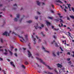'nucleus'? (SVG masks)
I'll use <instances>...</instances> for the list:
<instances>
[{
    "mask_svg": "<svg viewBox=\"0 0 74 74\" xmlns=\"http://www.w3.org/2000/svg\"><path fill=\"white\" fill-rule=\"evenodd\" d=\"M49 73V74H53V73Z\"/></svg>",
    "mask_w": 74,
    "mask_h": 74,
    "instance_id": "nucleus-62",
    "label": "nucleus"
},
{
    "mask_svg": "<svg viewBox=\"0 0 74 74\" xmlns=\"http://www.w3.org/2000/svg\"><path fill=\"white\" fill-rule=\"evenodd\" d=\"M10 63L12 66L13 67H15V65H14V62H10Z\"/></svg>",
    "mask_w": 74,
    "mask_h": 74,
    "instance_id": "nucleus-7",
    "label": "nucleus"
},
{
    "mask_svg": "<svg viewBox=\"0 0 74 74\" xmlns=\"http://www.w3.org/2000/svg\"><path fill=\"white\" fill-rule=\"evenodd\" d=\"M12 34H15V35H16V34H15L14 32H12Z\"/></svg>",
    "mask_w": 74,
    "mask_h": 74,
    "instance_id": "nucleus-51",
    "label": "nucleus"
},
{
    "mask_svg": "<svg viewBox=\"0 0 74 74\" xmlns=\"http://www.w3.org/2000/svg\"><path fill=\"white\" fill-rule=\"evenodd\" d=\"M72 10L74 12V8L73 7H72Z\"/></svg>",
    "mask_w": 74,
    "mask_h": 74,
    "instance_id": "nucleus-31",
    "label": "nucleus"
},
{
    "mask_svg": "<svg viewBox=\"0 0 74 74\" xmlns=\"http://www.w3.org/2000/svg\"><path fill=\"white\" fill-rule=\"evenodd\" d=\"M38 73H41V70H40L38 71Z\"/></svg>",
    "mask_w": 74,
    "mask_h": 74,
    "instance_id": "nucleus-42",
    "label": "nucleus"
},
{
    "mask_svg": "<svg viewBox=\"0 0 74 74\" xmlns=\"http://www.w3.org/2000/svg\"><path fill=\"white\" fill-rule=\"evenodd\" d=\"M54 30H58L59 28H58L57 29H56V28H54Z\"/></svg>",
    "mask_w": 74,
    "mask_h": 74,
    "instance_id": "nucleus-33",
    "label": "nucleus"
},
{
    "mask_svg": "<svg viewBox=\"0 0 74 74\" xmlns=\"http://www.w3.org/2000/svg\"><path fill=\"white\" fill-rule=\"evenodd\" d=\"M51 27H52V29H53V27H54L53 26H51Z\"/></svg>",
    "mask_w": 74,
    "mask_h": 74,
    "instance_id": "nucleus-61",
    "label": "nucleus"
},
{
    "mask_svg": "<svg viewBox=\"0 0 74 74\" xmlns=\"http://www.w3.org/2000/svg\"><path fill=\"white\" fill-rule=\"evenodd\" d=\"M28 47L29 49H31V47H30V46H29V45H28Z\"/></svg>",
    "mask_w": 74,
    "mask_h": 74,
    "instance_id": "nucleus-43",
    "label": "nucleus"
},
{
    "mask_svg": "<svg viewBox=\"0 0 74 74\" xmlns=\"http://www.w3.org/2000/svg\"><path fill=\"white\" fill-rule=\"evenodd\" d=\"M0 41L1 42H3V40L2 39H0Z\"/></svg>",
    "mask_w": 74,
    "mask_h": 74,
    "instance_id": "nucleus-29",
    "label": "nucleus"
},
{
    "mask_svg": "<svg viewBox=\"0 0 74 74\" xmlns=\"http://www.w3.org/2000/svg\"><path fill=\"white\" fill-rule=\"evenodd\" d=\"M48 18H49V19H53V17H48Z\"/></svg>",
    "mask_w": 74,
    "mask_h": 74,
    "instance_id": "nucleus-19",
    "label": "nucleus"
},
{
    "mask_svg": "<svg viewBox=\"0 0 74 74\" xmlns=\"http://www.w3.org/2000/svg\"><path fill=\"white\" fill-rule=\"evenodd\" d=\"M17 35L19 37H20V41H21V42L25 41V42H26V41H27V36H25V38H23L22 36H20L19 35Z\"/></svg>",
    "mask_w": 74,
    "mask_h": 74,
    "instance_id": "nucleus-1",
    "label": "nucleus"
},
{
    "mask_svg": "<svg viewBox=\"0 0 74 74\" xmlns=\"http://www.w3.org/2000/svg\"><path fill=\"white\" fill-rule=\"evenodd\" d=\"M57 66H58V67H60V68H61L62 67V65L60 64H57Z\"/></svg>",
    "mask_w": 74,
    "mask_h": 74,
    "instance_id": "nucleus-10",
    "label": "nucleus"
},
{
    "mask_svg": "<svg viewBox=\"0 0 74 74\" xmlns=\"http://www.w3.org/2000/svg\"><path fill=\"white\" fill-rule=\"evenodd\" d=\"M32 38L34 44H36V38L33 37V35H32Z\"/></svg>",
    "mask_w": 74,
    "mask_h": 74,
    "instance_id": "nucleus-4",
    "label": "nucleus"
},
{
    "mask_svg": "<svg viewBox=\"0 0 74 74\" xmlns=\"http://www.w3.org/2000/svg\"><path fill=\"white\" fill-rule=\"evenodd\" d=\"M14 21H18V20L17 19V18H15L14 19Z\"/></svg>",
    "mask_w": 74,
    "mask_h": 74,
    "instance_id": "nucleus-30",
    "label": "nucleus"
},
{
    "mask_svg": "<svg viewBox=\"0 0 74 74\" xmlns=\"http://www.w3.org/2000/svg\"><path fill=\"white\" fill-rule=\"evenodd\" d=\"M56 2H57V3L58 2L59 3H60V4H62V2L60 0H57L56 1Z\"/></svg>",
    "mask_w": 74,
    "mask_h": 74,
    "instance_id": "nucleus-11",
    "label": "nucleus"
},
{
    "mask_svg": "<svg viewBox=\"0 0 74 74\" xmlns=\"http://www.w3.org/2000/svg\"><path fill=\"white\" fill-rule=\"evenodd\" d=\"M53 37L54 38H56V36H53Z\"/></svg>",
    "mask_w": 74,
    "mask_h": 74,
    "instance_id": "nucleus-44",
    "label": "nucleus"
},
{
    "mask_svg": "<svg viewBox=\"0 0 74 74\" xmlns=\"http://www.w3.org/2000/svg\"><path fill=\"white\" fill-rule=\"evenodd\" d=\"M14 6H16V7H17V5H16V4L15 3L14 5Z\"/></svg>",
    "mask_w": 74,
    "mask_h": 74,
    "instance_id": "nucleus-32",
    "label": "nucleus"
},
{
    "mask_svg": "<svg viewBox=\"0 0 74 74\" xmlns=\"http://www.w3.org/2000/svg\"><path fill=\"white\" fill-rule=\"evenodd\" d=\"M23 8H21V9H20V10H23Z\"/></svg>",
    "mask_w": 74,
    "mask_h": 74,
    "instance_id": "nucleus-58",
    "label": "nucleus"
},
{
    "mask_svg": "<svg viewBox=\"0 0 74 74\" xmlns=\"http://www.w3.org/2000/svg\"><path fill=\"white\" fill-rule=\"evenodd\" d=\"M22 68H23V69H25V66L23 65L22 64L21 66Z\"/></svg>",
    "mask_w": 74,
    "mask_h": 74,
    "instance_id": "nucleus-17",
    "label": "nucleus"
},
{
    "mask_svg": "<svg viewBox=\"0 0 74 74\" xmlns=\"http://www.w3.org/2000/svg\"><path fill=\"white\" fill-rule=\"evenodd\" d=\"M68 33H69V34H68V35H69V36H70V37H71L72 39H73V37H71V34L69 32H68Z\"/></svg>",
    "mask_w": 74,
    "mask_h": 74,
    "instance_id": "nucleus-23",
    "label": "nucleus"
},
{
    "mask_svg": "<svg viewBox=\"0 0 74 74\" xmlns=\"http://www.w3.org/2000/svg\"><path fill=\"white\" fill-rule=\"evenodd\" d=\"M64 11H65L66 12H67L66 10L65 9H64Z\"/></svg>",
    "mask_w": 74,
    "mask_h": 74,
    "instance_id": "nucleus-49",
    "label": "nucleus"
},
{
    "mask_svg": "<svg viewBox=\"0 0 74 74\" xmlns=\"http://www.w3.org/2000/svg\"><path fill=\"white\" fill-rule=\"evenodd\" d=\"M57 55H58L59 56V52H58L57 53Z\"/></svg>",
    "mask_w": 74,
    "mask_h": 74,
    "instance_id": "nucleus-37",
    "label": "nucleus"
},
{
    "mask_svg": "<svg viewBox=\"0 0 74 74\" xmlns=\"http://www.w3.org/2000/svg\"><path fill=\"white\" fill-rule=\"evenodd\" d=\"M27 52H28V55H29L28 57L29 58H30V56L32 55V54H31V53L29 50L27 51Z\"/></svg>",
    "mask_w": 74,
    "mask_h": 74,
    "instance_id": "nucleus-6",
    "label": "nucleus"
},
{
    "mask_svg": "<svg viewBox=\"0 0 74 74\" xmlns=\"http://www.w3.org/2000/svg\"><path fill=\"white\" fill-rule=\"evenodd\" d=\"M34 27H35V28L36 29H37L38 28L39 29H42V27H38V25L37 24V25L36 26H34Z\"/></svg>",
    "mask_w": 74,
    "mask_h": 74,
    "instance_id": "nucleus-5",
    "label": "nucleus"
},
{
    "mask_svg": "<svg viewBox=\"0 0 74 74\" xmlns=\"http://www.w3.org/2000/svg\"><path fill=\"white\" fill-rule=\"evenodd\" d=\"M40 34H42L43 36H45V35H44V34H43V33L42 32H40Z\"/></svg>",
    "mask_w": 74,
    "mask_h": 74,
    "instance_id": "nucleus-22",
    "label": "nucleus"
},
{
    "mask_svg": "<svg viewBox=\"0 0 74 74\" xmlns=\"http://www.w3.org/2000/svg\"><path fill=\"white\" fill-rule=\"evenodd\" d=\"M5 51L6 52L4 53V55H7L8 54V53L7 52V51L6 50V49H5Z\"/></svg>",
    "mask_w": 74,
    "mask_h": 74,
    "instance_id": "nucleus-12",
    "label": "nucleus"
},
{
    "mask_svg": "<svg viewBox=\"0 0 74 74\" xmlns=\"http://www.w3.org/2000/svg\"><path fill=\"white\" fill-rule=\"evenodd\" d=\"M67 20H70V18L69 17H68L67 18Z\"/></svg>",
    "mask_w": 74,
    "mask_h": 74,
    "instance_id": "nucleus-55",
    "label": "nucleus"
},
{
    "mask_svg": "<svg viewBox=\"0 0 74 74\" xmlns=\"http://www.w3.org/2000/svg\"><path fill=\"white\" fill-rule=\"evenodd\" d=\"M65 9H67L68 8L66 6H65Z\"/></svg>",
    "mask_w": 74,
    "mask_h": 74,
    "instance_id": "nucleus-50",
    "label": "nucleus"
},
{
    "mask_svg": "<svg viewBox=\"0 0 74 74\" xmlns=\"http://www.w3.org/2000/svg\"><path fill=\"white\" fill-rule=\"evenodd\" d=\"M42 49H43L45 52H47V53H49V51L46 50H45V49L44 47H42Z\"/></svg>",
    "mask_w": 74,
    "mask_h": 74,
    "instance_id": "nucleus-8",
    "label": "nucleus"
},
{
    "mask_svg": "<svg viewBox=\"0 0 74 74\" xmlns=\"http://www.w3.org/2000/svg\"><path fill=\"white\" fill-rule=\"evenodd\" d=\"M72 26H73V27H74V24H73L72 25Z\"/></svg>",
    "mask_w": 74,
    "mask_h": 74,
    "instance_id": "nucleus-63",
    "label": "nucleus"
},
{
    "mask_svg": "<svg viewBox=\"0 0 74 74\" xmlns=\"http://www.w3.org/2000/svg\"><path fill=\"white\" fill-rule=\"evenodd\" d=\"M68 55H70V52H68L67 53Z\"/></svg>",
    "mask_w": 74,
    "mask_h": 74,
    "instance_id": "nucleus-47",
    "label": "nucleus"
},
{
    "mask_svg": "<svg viewBox=\"0 0 74 74\" xmlns=\"http://www.w3.org/2000/svg\"><path fill=\"white\" fill-rule=\"evenodd\" d=\"M51 12H52V13H53V11L52 10H51Z\"/></svg>",
    "mask_w": 74,
    "mask_h": 74,
    "instance_id": "nucleus-60",
    "label": "nucleus"
},
{
    "mask_svg": "<svg viewBox=\"0 0 74 74\" xmlns=\"http://www.w3.org/2000/svg\"><path fill=\"white\" fill-rule=\"evenodd\" d=\"M3 35H5L6 36H9L10 34L9 33H8L7 32H5L3 34Z\"/></svg>",
    "mask_w": 74,
    "mask_h": 74,
    "instance_id": "nucleus-3",
    "label": "nucleus"
},
{
    "mask_svg": "<svg viewBox=\"0 0 74 74\" xmlns=\"http://www.w3.org/2000/svg\"><path fill=\"white\" fill-rule=\"evenodd\" d=\"M1 48H3V47H0V49H1ZM0 51H1V52H3V49H0Z\"/></svg>",
    "mask_w": 74,
    "mask_h": 74,
    "instance_id": "nucleus-20",
    "label": "nucleus"
},
{
    "mask_svg": "<svg viewBox=\"0 0 74 74\" xmlns=\"http://www.w3.org/2000/svg\"><path fill=\"white\" fill-rule=\"evenodd\" d=\"M44 25L43 24H41V27H44Z\"/></svg>",
    "mask_w": 74,
    "mask_h": 74,
    "instance_id": "nucleus-36",
    "label": "nucleus"
},
{
    "mask_svg": "<svg viewBox=\"0 0 74 74\" xmlns=\"http://www.w3.org/2000/svg\"><path fill=\"white\" fill-rule=\"evenodd\" d=\"M23 49L24 51H25V50H26V48H23Z\"/></svg>",
    "mask_w": 74,
    "mask_h": 74,
    "instance_id": "nucleus-54",
    "label": "nucleus"
},
{
    "mask_svg": "<svg viewBox=\"0 0 74 74\" xmlns=\"http://www.w3.org/2000/svg\"><path fill=\"white\" fill-rule=\"evenodd\" d=\"M60 49L61 51H63V50L62 49V47H60Z\"/></svg>",
    "mask_w": 74,
    "mask_h": 74,
    "instance_id": "nucleus-28",
    "label": "nucleus"
},
{
    "mask_svg": "<svg viewBox=\"0 0 74 74\" xmlns=\"http://www.w3.org/2000/svg\"><path fill=\"white\" fill-rule=\"evenodd\" d=\"M47 67L49 69H50V70H52L53 69V68H50V67L49 66H47Z\"/></svg>",
    "mask_w": 74,
    "mask_h": 74,
    "instance_id": "nucleus-15",
    "label": "nucleus"
},
{
    "mask_svg": "<svg viewBox=\"0 0 74 74\" xmlns=\"http://www.w3.org/2000/svg\"><path fill=\"white\" fill-rule=\"evenodd\" d=\"M9 53H10V54L11 55H12V54H13V53H12V52L10 51L9 50Z\"/></svg>",
    "mask_w": 74,
    "mask_h": 74,
    "instance_id": "nucleus-16",
    "label": "nucleus"
},
{
    "mask_svg": "<svg viewBox=\"0 0 74 74\" xmlns=\"http://www.w3.org/2000/svg\"><path fill=\"white\" fill-rule=\"evenodd\" d=\"M61 27H63V24L61 23Z\"/></svg>",
    "mask_w": 74,
    "mask_h": 74,
    "instance_id": "nucleus-48",
    "label": "nucleus"
},
{
    "mask_svg": "<svg viewBox=\"0 0 74 74\" xmlns=\"http://www.w3.org/2000/svg\"><path fill=\"white\" fill-rule=\"evenodd\" d=\"M2 71H3V73L4 74H6V72L4 71L3 70H2Z\"/></svg>",
    "mask_w": 74,
    "mask_h": 74,
    "instance_id": "nucleus-25",
    "label": "nucleus"
},
{
    "mask_svg": "<svg viewBox=\"0 0 74 74\" xmlns=\"http://www.w3.org/2000/svg\"><path fill=\"white\" fill-rule=\"evenodd\" d=\"M67 60H68V61H69L70 60V58L67 59Z\"/></svg>",
    "mask_w": 74,
    "mask_h": 74,
    "instance_id": "nucleus-40",
    "label": "nucleus"
},
{
    "mask_svg": "<svg viewBox=\"0 0 74 74\" xmlns=\"http://www.w3.org/2000/svg\"><path fill=\"white\" fill-rule=\"evenodd\" d=\"M36 58L37 60H39V61H40L41 63H43V64H45V65H46V64H45V62H44L42 61V60H41L40 58H38V57H36Z\"/></svg>",
    "mask_w": 74,
    "mask_h": 74,
    "instance_id": "nucleus-2",
    "label": "nucleus"
},
{
    "mask_svg": "<svg viewBox=\"0 0 74 74\" xmlns=\"http://www.w3.org/2000/svg\"><path fill=\"white\" fill-rule=\"evenodd\" d=\"M0 60L3 61V59L1 58H0Z\"/></svg>",
    "mask_w": 74,
    "mask_h": 74,
    "instance_id": "nucleus-46",
    "label": "nucleus"
},
{
    "mask_svg": "<svg viewBox=\"0 0 74 74\" xmlns=\"http://www.w3.org/2000/svg\"><path fill=\"white\" fill-rule=\"evenodd\" d=\"M46 25L47 26H49V25H51V23H49V21H46Z\"/></svg>",
    "mask_w": 74,
    "mask_h": 74,
    "instance_id": "nucleus-9",
    "label": "nucleus"
},
{
    "mask_svg": "<svg viewBox=\"0 0 74 74\" xmlns=\"http://www.w3.org/2000/svg\"><path fill=\"white\" fill-rule=\"evenodd\" d=\"M64 27H66V25H64Z\"/></svg>",
    "mask_w": 74,
    "mask_h": 74,
    "instance_id": "nucleus-64",
    "label": "nucleus"
},
{
    "mask_svg": "<svg viewBox=\"0 0 74 74\" xmlns=\"http://www.w3.org/2000/svg\"><path fill=\"white\" fill-rule=\"evenodd\" d=\"M70 16V18H72V19H74V16Z\"/></svg>",
    "mask_w": 74,
    "mask_h": 74,
    "instance_id": "nucleus-18",
    "label": "nucleus"
},
{
    "mask_svg": "<svg viewBox=\"0 0 74 74\" xmlns=\"http://www.w3.org/2000/svg\"><path fill=\"white\" fill-rule=\"evenodd\" d=\"M38 18V16H36L35 17V18L36 19H37Z\"/></svg>",
    "mask_w": 74,
    "mask_h": 74,
    "instance_id": "nucleus-35",
    "label": "nucleus"
},
{
    "mask_svg": "<svg viewBox=\"0 0 74 74\" xmlns=\"http://www.w3.org/2000/svg\"><path fill=\"white\" fill-rule=\"evenodd\" d=\"M37 14H40V13L39 12H37Z\"/></svg>",
    "mask_w": 74,
    "mask_h": 74,
    "instance_id": "nucleus-53",
    "label": "nucleus"
},
{
    "mask_svg": "<svg viewBox=\"0 0 74 74\" xmlns=\"http://www.w3.org/2000/svg\"><path fill=\"white\" fill-rule=\"evenodd\" d=\"M17 18H19V14H18L17 15Z\"/></svg>",
    "mask_w": 74,
    "mask_h": 74,
    "instance_id": "nucleus-24",
    "label": "nucleus"
},
{
    "mask_svg": "<svg viewBox=\"0 0 74 74\" xmlns=\"http://www.w3.org/2000/svg\"><path fill=\"white\" fill-rule=\"evenodd\" d=\"M32 20H29L28 21H27V23H32Z\"/></svg>",
    "mask_w": 74,
    "mask_h": 74,
    "instance_id": "nucleus-14",
    "label": "nucleus"
},
{
    "mask_svg": "<svg viewBox=\"0 0 74 74\" xmlns=\"http://www.w3.org/2000/svg\"><path fill=\"white\" fill-rule=\"evenodd\" d=\"M14 55H15V56H17V54H16V53H15Z\"/></svg>",
    "mask_w": 74,
    "mask_h": 74,
    "instance_id": "nucleus-45",
    "label": "nucleus"
},
{
    "mask_svg": "<svg viewBox=\"0 0 74 74\" xmlns=\"http://www.w3.org/2000/svg\"><path fill=\"white\" fill-rule=\"evenodd\" d=\"M61 21L60 22H62V23H64V22H63V21L61 18L59 19Z\"/></svg>",
    "mask_w": 74,
    "mask_h": 74,
    "instance_id": "nucleus-21",
    "label": "nucleus"
},
{
    "mask_svg": "<svg viewBox=\"0 0 74 74\" xmlns=\"http://www.w3.org/2000/svg\"><path fill=\"white\" fill-rule=\"evenodd\" d=\"M25 64L26 65L27 64H28V63L27 62H25Z\"/></svg>",
    "mask_w": 74,
    "mask_h": 74,
    "instance_id": "nucleus-39",
    "label": "nucleus"
},
{
    "mask_svg": "<svg viewBox=\"0 0 74 74\" xmlns=\"http://www.w3.org/2000/svg\"><path fill=\"white\" fill-rule=\"evenodd\" d=\"M36 3L38 5H40V3L39 2V1H36Z\"/></svg>",
    "mask_w": 74,
    "mask_h": 74,
    "instance_id": "nucleus-13",
    "label": "nucleus"
},
{
    "mask_svg": "<svg viewBox=\"0 0 74 74\" xmlns=\"http://www.w3.org/2000/svg\"><path fill=\"white\" fill-rule=\"evenodd\" d=\"M55 45L56 46V47H57V46H58V45L57 44V43H55Z\"/></svg>",
    "mask_w": 74,
    "mask_h": 74,
    "instance_id": "nucleus-41",
    "label": "nucleus"
},
{
    "mask_svg": "<svg viewBox=\"0 0 74 74\" xmlns=\"http://www.w3.org/2000/svg\"><path fill=\"white\" fill-rule=\"evenodd\" d=\"M42 5H45V3L44 2L42 3Z\"/></svg>",
    "mask_w": 74,
    "mask_h": 74,
    "instance_id": "nucleus-52",
    "label": "nucleus"
},
{
    "mask_svg": "<svg viewBox=\"0 0 74 74\" xmlns=\"http://www.w3.org/2000/svg\"><path fill=\"white\" fill-rule=\"evenodd\" d=\"M67 5H68V6H70V7H71V5H70V4H67Z\"/></svg>",
    "mask_w": 74,
    "mask_h": 74,
    "instance_id": "nucleus-38",
    "label": "nucleus"
},
{
    "mask_svg": "<svg viewBox=\"0 0 74 74\" xmlns=\"http://www.w3.org/2000/svg\"><path fill=\"white\" fill-rule=\"evenodd\" d=\"M53 55L54 56H56V54H55V53H53Z\"/></svg>",
    "mask_w": 74,
    "mask_h": 74,
    "instance_id": "nucleus-26",
    "label": "nucleus"
},
{
    "mask_svg": "<svg viewBox=\"0 0 74 74\" xmlns=\"http://www.w3.org/2000/svg\"><path fill=\"white\" fill-rule=\"evenodd\" d=\"M59 26V27H61V25H60V24H59L58 25Z\"/></svg>",
    "mask_w": 74,
    "mask_h": 74,
    "instance_id": "nucleus-59",
    "label": "nucleus"
},
{
    "mask_svg": "<svg viewBox=\"0 0 74 74\" xmlns=\"http://www.w3.org/2000/svg\"><path fill=\"white\" fill-rule=\"evenodd\" d=\"M54 20L57 21V22H59V20L58 19H54Z\"/></svg>",
    "mask_w": 74,
    "mask_h": 74,
    "instance_id": "nucleus-27",
    "label": "nucleus"
},
{
    "mask_svg": "<svg viewBox=\"0 0 74 74\" xmlns=\"http://www.w3.org/2000/svg\"><path fill=\"white\" fill-rule=\"evenodd\" d=\"M41 42V40L40 39H38V42Z\"/></svg>",
    "mask_w": 74,
    "mask_h": 74,
    "instance_id": "nucleus-34",
    "label": "nucleus"
},
{
    "mask_svg": "<svg viewBox=\"0 0 74 74\" xmlns=\"http://www.w3.org/2000/svg\"><path fill=\"white\" fill-rule=\"evenodd\" d=\"M60 17L61 18H62L63 17V16H60Z\"/></svg>",
    "mask_w": 74,
    "mask_h": 74,
    "instance_id": "nucleus-57",
    "label": "nucleus"
},
{
    "mask_svg": "<svg viewBox=\"0 0 74 74\" xmlns=\"http://www.w3.org/2000/svg\"><path fill=\"white\" fill-rule=\"evenodd\" d=\"M60 7H61V8H62V9L63 10V7H62V6H61V5H60Z\"/></svg>",
    "mask_w": 74,
    "mask_h": 74,
    "instance_id": "nucleus-56",
    "label": "nucleus"
}]
</instances>
